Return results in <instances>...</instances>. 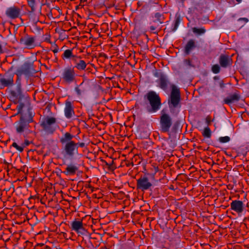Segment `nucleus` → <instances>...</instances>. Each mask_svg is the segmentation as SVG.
Listing matches in <instances>:
<instances>
[{"label":"nucleus","mask_w":249,"mask_h":249,"mask_svg":"<svg viewBox=\"0 0 249 249\" xmlns=\"http://www.w3.org/2000/svg\"><path fill=\"white\" fill-rule=\"evenodd\" d=\"M34 115L31 112L28 111L24 114L20 115L19 119L14 124V127L16 133L26 137L28 135L33 133L32 130L31 124L34 123Z\"/></svg>","instance_id":"1"},{"label":"nucleus","mask_w":249,"mask_h":249,"mask_svg":"<svg viewBox=\"0 0 249 249\" xmlns=\"http://www.w3.org/2000/svg\"><path fill=\"white\" fill-rule=\"evenodd\" d=\"M74 136L69 132H66L60 138V142L63 145L62 153L67 159H72L78 154L76 142L72 141Z\"/></svg>","instance_id":"2"},{"label":"nucleus","mask_w":249,"mask_h":249,"mask_svg":"<svg viewBox=\"0 0 249 249\" xmlns=\"http://www.w3.org/2000/svg\"><path fill=\"white\" fill-rule=\"evenodd\" d=\"M144 99L148 102L143 104L147 112L154 113L157 112L161 107V101L159 95L155 91L151 90L144 96Z\"/></svg>","instance_id":"3"},{"label":"nucleus","mask_w":249,"mask_h":249,"mask_svg":"<svg viewBox=\"0 0 249 249\" xmlns=\"http://www.w3.org/2000/svg\"><path fill=\"white\" fill-rule=\"evenodd\" d=\"M170 88L171 91L168 102L169 107L170 108H177L180 106L181 95L180 89L174 84H171Z\"/></svg>","instance_id":"4"},{"label":"nucleus","mask_w":249,"mask_h":249,"mask_svg":"<svg viewBox=\"0 0 249 249\" xmlns=\"http://www.w3.org/2000/svg\"><path fill=\"white\" fill-rule=\"evenodd\" d=\"M76 76L74 68L68 67L64 69L61 78L64 82L70 84L75 81Z\"/></svg>","instance_id":"5"},{"label":"nucleus","mask_w":249,"mask_h":249,"mask_svg":"<svg viewBox=\"0 0 249 249\" xmlns=\"http://www.w3.org/2000/svg\"><path fill=\"white\" fill-rule=\"evenodd\" d=\"M153 187L152 183L149 178L145 175L141 176L137 180L136 188L137 190L144 192L146 190H151Z\"/></svg>","instance_id":"6"},{"label":"nucleus","mask_w":249,"mask_h":249,"mask_svg":"<svg viewBox=\"0 0 249 249\" xmlns=\"http://www.w3.org/2000/svg\"><path fill=\"white\" fill-rule=\"evenodd\" d=\"M22 88L16 87L9 91V98L14 104H17L24 98Z\"/></svg>","instance_id":"7"},{"label":"nucleus","mask_w":249,"mask_h":249,"mask_svg":"<svg viewBox=\"0 0 249 249\" xmlns=\"http://www.w3.org/2000/svg\"><path fill=\"white\" fill-rule=\"evenodd\" d=\"M14 76L13 73L9 72L4 74H0V89L13 86L14 83Z\"/></svg>","instance_id":"8"},{"label":"nucleus","mask_w":249,"mask_h":249,"mask_svg":"<svg viewBox=\"0 0 249 249\" xmlns=\"http://www.w3.org/2000/svg\"><path fill=\"white\" fill-rule=\"evenodd\" d=\"M56 122V119L53 117L47 116L44 118L40 124L41 126L43 129L49 133H53L55 130L53 125Z\"/></svg>","instance_id":"9"},{"label":"nucleus","mask_w":249,"mask_h":249,"mask_svg":"<svg viewBox=\"0 0 249 249\" xmlns=\"http://www.w3.org/2000/svg\"><path fill=\"white\" fill-rule=\"evenodd\" d=\"M160 124L161 132H168L172 124V119L169 114L163 113L160 117Z\"/></svg>","instance_id":"10"},{"label":"nucleus","mask_w":249,"mask_h":249,"mask_svg":"<svg viewBox=\"0 0 249 249\" xmlns=\"http://www.w3.org/2000/svg\"><path fill=\"white\" fill-rule=\"evenodd\" d=\"M36 36L25 34L20 37L19 43L27 49H32L36 46Z\"/></svg>","instance_id":"11"},{"label":"nucleus","mask_w":249,"mask_h":249,"mask_svg":"<svg viewBox=\"0 0 249 249\" xmlns=\"http://www.w3.org/2000/svg\"><path fill=\"white\" fill-rule=\"evenodd\" d=\"M5 15L10 19L20 18L21 17V9L17 6H10L6 9Z\"/></svg>","instance_id":"12"},{"label":"nucleus","mask_w":249,"mask_h":249,"mask_svg":"<svg viewBox=\"0 0 249 249\" xmlns=\"http://www.w3.org/2000/svg\"><path fill=\"white\" fill-rule=\"evenodd\" d=\"M34 68L33 62H25L24 64L19 68L17 71V75H29L35 72Z\"/></svg>","instance_id":"13"},{"label":"nucleus","mask_w":249,"mask_h":249,"mask_svg":"<svg viewBox=\"0 0 249 249\" xmlns=\"http://www.w3.org/2000/svg\"><path fill=\"white\" fill-rule=\"evenodd\" d=\"M154 76L159 78L157 80V82L159 85V87L163 90H166L168 88V86L171 85L170 84L167 76L162 72H156L154 73Z\"/></svg>","instance_id":"14"},{"label":"nucleus","mask_w":249,"mask_h":249,"mask_svg":"<svg viewBox=\"0 0 249 249\" xmlns=\"http://www.w3.org/2000/svg\"><path fill=\"white\" fill-rule=\"evenodd\" d=\"M64 114L66 118L70 119L74 116L73 106L69 100H66L65 103Z\"/></svg>","instance_id":"15"},{"label":"nucleus","mask_w":249,"mask_h":249,"mask_svg":"<svg viewBox=\"0 0 249 249\" xmlns=\"http://www.w3.org/2000/svg\"><path fill=\"white\" fill-rule=\"evenodd\" d=\"M72 62L75 64L73 68L79 71H84L86 68L87 63L84 60L81 59L80 56L74 57Z\"/></svg>","instance_id":"16"},{"label":"nucleus","mask_w":249,"mask_h":249,"mask_svg":"<svg viewBox=\"0 0 249 249\" xmlns=\"http://www.w3.org/2000/svg\"><path fill=\"white\" fill-rule=\"evenodd\" d=\"M71 229L77 232H82L85 231L83 222L80 220L75 219L71 223Z\"/></svg>","instance_id":"17"},{"label":"nucleus","mask_w":249,"mask_h":249,"mask_svg":"<svg viewBox=\"0 0 249 249\" xmlns=\"http://www.w3.org/2000/svg\"><path fill=\"white\" fill-rule=\"evenodd\" d=\"M219 63L222 67L227 68L232 65V60L228 55L221 54L219 58Z\"/></svg>","instance_id":"18"},{"label":"nucleus","mask_w":249,"mask_h":249,"mask_svg":"<svg viewBox=\"0 0 249 249\" xmlns=\"http://www.w3.org/2000/svg\"><path fill=\"white\" fill-rule=\"evenodd\" d=\"M231 208L237 213H241L244 209L243 203L240 200H233L231 203Z\"/></svg>","instance_id":"19"},{"label":"nucleus","mask_w":249,"mask_h":249,"mask_svg":"<svg viewBox=\"0 0 249 249\" xmlns=\"http://www.w3.org/2000/svg\"><path fill=\"white\" fill-rule=\"evenodd\" d=\"M240 99V95L238 92H235L233 94H230L224 99V103L228 105L238 102Z\"/></svg>","instance_id":"20"},{"label":"nucleus","mask_w":249,"mask_h":249,"mask_svg":"<svg viewBox=\"0 0 249 249\" xmlns=\"http://www.w3.org/2000/svg\"><path fill=\"white\" fill-rule=\"evenodd\" d=\"M78 170V167L75 164H70L67 165L65 170L62 173L67 176H72L76 174Z\"/></svg>","instance_id":"21"},{"label":"nucleus","mask_w":249,"mask_h":249,"mask_svg":"<svg viewBox=\"0 0 249 249\" xmlns=\"http://www.w3.org/2000/svg\"><path fill=\"white\" fill-rule=\"evenodd\" d=\"M41 15V7L37 13H36V11L30 10L28 12V17L30 21L33 24H36L39 21V15Z\"/></svg>","instance_id":"22"},{"label":"nucleus","mask_w":249,"mask_h":249,"mask_svg":"<svg viewBox=\"0 0 249 249\" xmlns=\"http://www.w3.org/2000/svg\"><path fill=\"white\" fill-rule=\"evenodd\" d=\"M196 47L195 42L193 39H190L184 47V52L186 54H189L192 50Z\"/></svg>","instance_id":"23"},{"label":"nucleus","mask_w":249,"mask_h":249,"mask_svg":"<svg viewBox=\"0 0 249 249\" xmlns=\"http://www.w3.org/2000/svg\"><path fill=\"white\" fill-rule=\"evenodd\" d=\"M76 56L77 55L73 54L72 49H67L64 51L61 57L63 60L71 59L72 62L73 57Z\"/></svg>","instance_id":"24"},{"label":"nucleus","mask_w":249,"mask_h":249,"mask_svg":"<svg viewBox=\"0 0 249 249\" xmlns=\"http://www.w3.org/2000/svg\"><path fill=\"white\" fill-rule=\"evenodd\" d=\"M155 19L153 20L154 22H158L159 24H162L164 22V17L163 14L160 13H156L154 15Z\"/></svg>","instance_id":"25"},{"label":"nucleus","mask_w":249,"mask_h":249,"mask_svg":"<svg viewBox=\"0 0 249 249\" xmlns=\"http://www.w3.org/2000/svg\"><path fill=\"white\" fill-rule=\"evenodd\" d=\"M192 31L194 33L197 34L198 35L204 34L206 32V30L204 27H202L200 28L194 27L192 28Z\"/></svg>","instance_id":"26"},{"label":"nucleus","mask_w":249,"mask_h":249,"mask_svg":"<svg viewBox=\"0 0 249 249\" xmlns=\"http://www.w3.org/2000/svg\"><path fill=\"white\" fill-rule=\"evenodd\" d=\"M212 135V132L210 128L209 127L204 128L203 132H202V136L204 137L210 138Z\"/></svg>","instance_id":"27"},{"label":"nucleus","mask_w":249,"mask_h":249,"mask_svg":"<svg viewBox=\"0 0 249 249\" xmlns=\"http://www.w3.org/2000/svg\"><path fill=\"white\" fill-rule=\"evenodd\" d=\"M28 5L31 8V10H36V0H28Z\"/></svg>","instance_id":"28"},{"label":"nucleus","mask_w":249,"mask_h":249,"mask_svg":"<svg viewBox=\"0 0 249 249\" xmlns=\"http://www.w3.org/2000/svg\"><path fill=\"white\" fill-rule=\"evenodd\" d=\"M5 234H0V239H3V240H5V242H8L9 240H11V238H13V240L16 242H18V240H20V237H19L18 238H17V237H13V234H12L10 237L9 238H7L6 239H5L3 237V235H5ZM20 235L21 234H19V236H20Z\"/></svg>","instance_id":"29"},{"label":"nucleus","mask_w":249,"mask_h":249,"mask_svg":"<svg viewBox=\"0 0 249 249\" xmlns=\"http://www.w3.org/2000/svg\"><path fill=\"white\" fill-rule=\"evenodd\" d=\"M180 22V19L179 17H177L175 18V20L174 21V23L173 24V28L172 29V31L174 32L177 29Z\"/></svg>","instance_id":"30"},{"label":"nucleus","mask_w":249,"mask_h":249,"mask_svg":"<svg viewBox=\"0 0 249 249\" xmlns=\"http://www.w3.org/2000/svg\"><path fill=\"white\" fill-rule=\"evenodd\" d=\"M18 105L17 106L16 108L18 111L17 114H20V115L21 114H22L21 112L23 108L24 107V104L22 103V101L18 103Z\"/></svg>","instance_id":"31"},{"label":"nucleus","mask_w":249,"mask_h":249,"mask_svg":"<svg viewBox=\"0 0 249 249\" xmlns=\"http://www.w3.org/2000/svg\"><path fill=\"white\" fill-rule=\"evenodd\" d=\"M211 70L213 73L217 74L220 72V68L218 64H215L212 66Z\"/></svg>","instance_id":"32"},{"label":"nucleus","mask_w":249,"mask_h":249,"mask_svg":"<svg viewBox=\"0 0 249 249\" xmlns=\"http://www.w3.org/2000/svg\"><path fill=\"white\" fill-rule=\"evenodd\" d=\"M12 146L15 147L18 151L22 152L23 151L24 146L23 145H18L16 142H14L12 143Z\"/></svg>","instance_id":"33"},{"label":"nucleus","mask_w":249,"mask_h":249,"mask_svg":"<svg viewBox=\"0 0 249 249\" xmlns=\"http://www.w3.org/2000/svg\"><path fill=\"white\" fill-rule=\"evenodd\" d=\"M83 85V83H82L79 86H76L75 87V91L76 92V94L78 96H80L82 94V93L84 91V90H82L80 89Z\"/></svg>","instance_id":"34"},{"label":"nucleus","mask_w":249,"mask_h":249,"mask_svg":"<svg viewBox=\"0 0 249 249\" xmlns=\"http://www.w3.org/2000/svg\"><path fill=\"white\" fill-rule=\"evenodd\" d=\"M231 139L229 136L220 137L219 138V141L221 143H226L230 141Z\"/></svg>","instance_id":"35"},{"label":"nucleus","mask_w":249,"mask_h":249,"mask_svg":"<svg viewBox=\"0 0 249 249\" xmlns=\"http://www.w3.org/2000/svg\"><path fill=\"white\" fill-rule=\"evenodd\" d=\"M75 234H63V236L66 239H70L72 240H74L75 237Z\"/></svg>","instance_id":"36"},{"label":"nucleus","mask_w":249,"mask_h":249,"mask_svg":"<svg viewBox=\"0 0 249 249\" xmlns=\"http://www.w3.org/2000/svg\"><path fill=\"white\" fill-rule=\"evenodd\" d=\"M21 75H18L17 79L16 81V87L22 88L21 78L20 77Z\"/></svg>","instance_id":"37"},{"label":"nucleus","mask_w":249,"mask_h":249,"mask_svg":"<svg viewBox=\"0 0 249 249\" xmlns=\"http://www.w3.org/2000/svg\"><path fill=\"white\" fill-rule=\"evenodd\" d=\"M237 234H233L234 236H233V242L234 243H241L242 241V239L241 238H240L239 237H236V235Z\"/></svg>","instance_id":"38"},{"label":"nucleus","mask_w":249,"mask_h":249,"mask_svg":"<svg viewBox=\"0 0 249 249\" xmlns=\"http://www.w3.org/2000/svg\"><path fill=\"white\" fill-rule=\"evenodd\" d=\"M76 144L77 148V150H78L79 147L83 148L85 147V143L83 142H76Z\"/></svg>","instance_id":"39"},{"label":"nucleus","mask_w":249,"mask_h":249,"mask_svg":"<svg viewBox=\"0 0 249 249\" xmlns=\"http://www.w3.org/2000/svg\"><path fill=\"white\" fill-rule=\"evenodd\" d=\"M52 48L53 49L52 50L53 52V53H55L58 52L59 48L56 44H54V45H53L52 46Z\"/></svg>","instance_id":"40"},{"label":"nucleus","mask_w":249,"mask_h":249,"mask_svg":"<svg viewBox=\"0 0 249 249\" xmlns=\"http://www.w3.org/2000/svg\"><path fill=\"white\" fill-rule=\"evenodd\" d=\"M184 63L186 65H188V66H189L190 67H192V66L191 61L190 59H185L184 60Z\"/></svg>","instance_id":"41"},{"label":"nucleus","mask_w":249,"mask_h":249,"mask_svg":"<svg viewBox=\"0 0 249 249\" xmlns=\"http://www.w3.org/2000/svg\"><path fill=\"white\" fill-rule=\"evenodd\" d=\"M157 27L156 26L151 25L150 27V30L153 33H157V32H155V31L156 30Z\"/></svg>","instance_id":"42"},{"label":"nucleus","mask_w":249,"mask_h":249,"mask_svg":"<svg viewBox=\"0 0 249 249\" xmlns=\"http://www.w3.org/2000/svg\"><path fill=\"white\" fill-rule=\"evenodd\" d=\"M212 120H211V118L210 116H207L206 118V123L209 124L211 123Z\"/></svg>","instance_id":"43"},{"label":"nucleus","mask_w":249,"mask_h":249,"mask_svg":"<svg viewBox=\"0 0 249 249\" xmlns=\"http://www.w3.org/2000/svg\"><path fill=\"white\" fill-rule=\"evenodd\" d=\"M30 144V142L27 140H25L24 141V143L22 144V145H23L25 147L26 146L29 145Z\"/></svg>","instance_id":"44"},{"label":"nucleus","mask_w":249,"mask_h":249,"mask_svg":"<svg viewBox=\"0 0 249 249\" xmlns=\"http://www.w3.org/2000/svg\"><path fill=\"white\" fill-rule=\"evenodd\" d=\"M94 235V234H85V235L86 236L87 238L95 239L96 237L93 236Z\"/></svg>","instance_id":"45"},{"label":"nucleus","mask_w":249,"mask_h":249,"mask_svg":"<svg viewBox=\"0 0 249 249\" xmlns=\"http://www.w3.org/2000/svg\"><path fill=\"white\" fill-rule=\"evenodd\" d=\"M239 20H243V21H244L246 23L248 22V21H249L248 19L247 18H240L239 19Z\"/></svg>","instance_id":"46"},{"label":"nucleus","mask_w":249,"mask_h":249,"mask_svg":"<svg viewBox=\"0 0 249 249\" xmlns=\"http://www.w3.org/2000/svg\"><path fill=\"white\" fill-rule=\"evenodd\" d=\"M3 53V51L1 45L0 44V54L2 53Z\"/></svg>","instance_id":"47"},{"label":"nucleus","mask_w":249,"mask_h":249,"mask_svg":"<svg viewBox=\"0 0 249 249\" xmlns=\"http://www.w3.org/2000/svg\"><path fill=\"white\" fill-rule=\"evenodd\" d=\"M220 87H221V88H223V87H224V84L223 83V82H221V83H220Z\"/></svg>","instance_id":"48"},{"label":"nucleus","mask_w":249,"mask_h":249,"mask_svg":"<svg viewBox=\"0 0 249 249\" xmlns=\"http://www.w3.org/2000/svg\"><path fill=\"white\" fill-rule=\"evenodd\" d=\"M44 244L43 243H38L37 244L36 247H37V246H44Z\"/></svg>","instance_id":"49"},{"label":"nucleus","mask_w":249,"mask_h":249,"mask_svg":"<svg viewBox=\"0 0 249 249\" xmlns=\"http://www.w3.org/2000/svg\"><path fill=\"white\" fill-rule=\"evenodd\" d=\"M25 243L27 244V246L28 245V244H30V245H31L32 244V243L29 242V241L27 240L26 241H25Z\"/></svg>","instance_id":"50"},{"label":"nucleus","mask_w":249,"mask_h":249,"mask_svg":"<svg viewBox=\"0 0 249 249\" xmlns=\"http://www.w3.org/2000/svg\"><path fill=\"white\" fill-rule=\"evenodd\" d=\"M219 79V77L218 76H215L213 77L214 80H218Z\"/></svg>","instance_id":"51"},{"label":"nucleus","mask_w":249,"mask_h":249,"mask_svg":"<svg viewBox=\"0 0 249 249\" xmlns=\"http://www.w3.org/2000/svg\"><path fill=\"white\" fill-rule=\"evenodd\" d=\"M99 249H108L107 248L106 246H104V247H100Z\"/></svg>","instance_id":"52"},{"label":"nucleus","mask_w":249,"mask_h":249,"mask_svg":"<svg viewBox=\"0 0 249 249\" xmlns=\"http://www.w3.org/2000/svg\"><path fill=\"white\" fill-rule=\"evenodd\" d=\"M78 237L79 239H80V238H83V239H84V237H81V236H80V234H78Z\"/></svg>","instance_id":"53"},{"label":"nucleus","mask_w":249,"mask_h":249,"mask_svg":"<svg viewBox=\"0 0 249 249\" xmlns=\"http://www.w3.org/2000/svg\"><path fill=\"white\" fill-rule=\"evenodd\" d=\"M237 2H238V3H240L241 2L242 0H235Z\"/></svg>","instance_id":"54"},{"label":"nucleus","mask_w":249,"mask_h":249,"mask_svg":"<svg viewBox=\"0 0 249 249\" xmlns=\"http://www.w3.org/2000/svg\"><path fill=\"white\" fill-rule=\"evenodd\" d=\"M125 235H126V234H124V235L123 236V239H125Z\"/></svg>","instance_id":"55"},{"label":"nucleus","mask_w":249,"mask_h":249,"mask_svg":"<svg viewBox=\"0 0 249 249\" xmlns=\"http://www.w3.org/2000/svg\"><path fill=\"white\" fill-rule=\"evenodd\" d=\"M46 248L49 249H50V248L48 247V246H46Z\"/></svg>","instance_id":"56"},{"label":"nucleus","mask_w":249,"mask_h":249,"mask_svg":"<svg viewBox=\"0 0 249 249\" xmlns=\"http://www.w3.org/2000/svg\"><path fill=\"white\" fill-rule=\"evenodd\" d=\"M37 233L38 234H40V233H42L41 231H39V232H38Z\"/></svg>","instance_id":"57"},{"label":"nucleus","mask_w":249,"mask_h":249,"mask_svg":"<svg viewBox=\"0 0 249 249\" xmlns=\"http://www.w3.org/2000/svg\"><path fill=\"white\" fill-rule=\"evenodd\" d=\"M60 233L64 234V233H65V232H61Z\"/></svg>","instance_id":"58"},{"label":"nucleus","mask_w":249,"mask_h":249,"mask_svg":"<svg viewBox=\"0 0 249 249\" xmlns=\"http://www.w3.org/2000/svg\"><path fill=\"white\" fill-rule=\"evenodd\" d=\"M34 124H35V125H34V127H36V125H35V124H36V123H34Z\"/></svg>","instance_id":"59"},{"label":"nucleus","mask_w":249,"mask_h":249,"mask_svg":"<svg viewBox=\"0 0 249 249\" xmlns=\"http://www.w3.org/2000/svg\"><path fill=\"white\" fill-rule=\"evenodd\" d=\"M158 167H157V168H156V171H157V170H158Z\"/></svg>","instance_id":"60"},{"label":"nucleus","mask_w":249,"mask_h":249,"mask_svg":"<svg viewBox=\"0 0 249 249\" xmlns=\"http://www.w3.org/2000/svg\"><path fill=\"white\" fill-rule=\"evenodd\" d=\"M139 4H140V2H138V4L139 5Z\"/></svg>","instance_id":"61"}]
</instances>
